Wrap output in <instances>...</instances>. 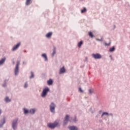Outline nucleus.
Listing matches in <instances>:
<instances>
[{
  "instance_id": "nucleus-14",
  "label": "nucleus",
  "mask_w": 130,
  "mask_h": 130,
  "mask_svg": "<svg viewBox=\"0 0 130 130\" xmlns=\"http://www.w3.org/2000/svg\"><path fill=\"white\" fill-rule=\"evenodd\" d=\"M52 36V32H48L46 35V37H47V38H49V37H51V36Z\"/></svg>"
},
{
  "instance_id": "nucleus-33",
  "label": "nucleus",
  "mask_w": 130,
  "mask_h": 130,
  "mask_svg": "<svg viewBox=\"0 0 130 130\" xmlns=\"http://www.w3.org/2000/svg\"><path fill=\"white\" fill-rule=\"evenodd\" d=\"M103 116H104V114L102 115V117H103Z\"/></svg>"
},
{
  "instance_id": "nucleus-36",
  "label": "nucleus",
  "mask_w": 130,
  "mask_h": 130,
  "mask_svg": "<svg viewBox=\"0 0 130 130\" xmlns=\"http://www.w3.org/2000/svg\"><path fill=\"white\" fill-rule=\"evenodd\" d=\"M4 87H6V85H4Z\"/></svg>"
},
{
  "instance_id": "nucleus-3",
  "label": "nucleus",
  "mask_w": 130,
  "mask_h": 130,
  "mask_svg": "<svg viewBox=\"0 0 130 130\" xmlns=\"http://www.w3.org/2000/svg\"><path fill=\"white\" fill-rule=\"evenodd\" d=\"M18 118H16L12 122V126L14 130L17 129V127L18 126Z\"/></svg>"
},
{
  "instance_id": "nucleus-8",
  "label": "nucleus",
  "mask_w": 130,
  "mask_h": 130,
  "mask_svg": "<svg viewBox=\"0 0 130 130\" xmlns=\"http://www.w3.org/2000/svg\"><path fill=\"white\" fill-rule=\"evenodd\" d=\"M6 123V118H3L0 121V127H3L4 124Z\"/></svg>"
},
{
  "instance_id": "nucleus-23",
  "label": "nucleus",
  "mask_w": 130,
  "mask_h": 130,
  "mask_svg": "<svg viewBox=\"0 0 130 130\" xmlns=\"http://www.w3.org/2000/svg\"><path fill=\"white\" fill-rule=\"evenodd\" d=\"M55 51H56L55 48H54L53 53L52 54V56H54V55L55 54Z\"/></svg>"
},
{
  "instance_id": "nucleus-19",
  "label": "nucleus",
  "mask_w": 130,
  "mask_h": 130,
  "mask_svg": "<svg viewBox=\"0 0 130 130\" xmlns=\"http://www.w3.org/2000/svg\"><path fill=\"white\" fill-rule=\"evenodd\" d=\"M35 111H36V110L34 109H30L29 111L30 113H32V114L35 113Z\"/></svg>"
},
{
  "instance_id": "nucleus-12",
  "label": "nucleus",
  "mask_w": 130,
  "mask_h": 130,
  "mask_svg": "<svg viewBox=\"0 0 130 130\" xmlns=\"http://www.w3.org/2000/svg\"><path fill=\"white\" fill-rule=\"evenodd\" d=\"M63 73H66V70L64 69V67H63L60 69L59 74H63Z\"/></svg>"
},
{
  "instance_id": "nucleus-28",
  "label": "nucleus",
  "mask_w": 130,
  "mask_h": 130,
  "mask_svg": "<svg viewBox=\"0 0 130 130\" xmlns=\"http://www.w3.org/2000/svg\"><path fill=\"white\" fill-rule=\"evenodd\" d=\"M89 94H92L93 93V90L89 89Z\"/></svg>"
},
{
  "instance_id": "nucleus-24",
  "label": "nucleus",
  "mask_w": 130,
  "mask_h": 130,
  "mask_svg": "<svg viewBox=\"0 0 130 130\" xmlns=\"http://www.w3.org/2000/svg\"><path fill=\"white\" fill-rule=\"evenodd\" d=\"M82 44H83V41H81L78 43V47H81L82 46Z\"/></svg>"
},
{
  "instance_id": "nucleus-35",
  "label": "nucleus",
  "mask_w": 130,
  "mask_h": 130,
  "mask_svg": "<svg viewBox=\"0 0 130 130\" xmlns=\"http://www.w3.org/2000/svg\"><path fill=\"white\" fill-rule=\"evenodd\" d=\"M106 116H108V114H105Z\"/></svg>"
},
{
  "instance_id": "nucleus-32",
  "label": "nucleus",
  "mask_w": 130,
  "mask_h": 130,
  "mask_svg": "<svg viewBox=\"0 0 130 130\" xmlns=\"http://www.w3.org/2000/svg\"><path fill=\"white\" fill-rule=\"evenodd\" d=\"M96 40L98 41H102V40H100V39H96Z\"/></svg>"
},
{
  "instance_id": "nucleus-5",
  "label": "nucleus",
  "mask_w": 130,
  "mask_h": 130,
  "mask_svg": "<svg viewBox=\"0 0 130 130\" xmlns=\"http://www.w3.org/2000/svg\"><path fill=\"white\" fill-rule=\"evenodd\" d=\"M19 66H20V61L17 62L15 70V75H18V73H19Z\"/></svg>"
},
{
  "instance_id": "nucleus-31",
  "label": "nucleus",
  "mask_w": 130,
  "mask_h": 130,
  "mask_svg": "<svg viewBox=\"0 0 130 130\" xmlns=\"http://www.w3.org/2000/svg\"><path fill=\"white\" fill-rule=\"evenodd\" d=\"M103 114H108V113H107V112H104V113H103Z\"/></svg>"
},
{
  "instance_id": "nucleus-6",
  "label": "nucleus",
  "mask_w": 130,
  "mask_h": 130,
  "mask_svg": "<svg viewBox=\"0 0 130 130\" xmlns=\"http://www.w3.org/2000/svg\"><path fill=\"white\" fill-rule=\"evenodd\" d=\"M92 56L93 57V58H95V59H99L101 58V57H102L101 55H100L99 53L92 54Z\"/></svg>"
},
{
  "instance_id": "nucleus-16",
  "label": "nucleus",
  "mask_w": 130,
  "mask_h": 130,
  "mask_svg": "<svg viewBox=\"0 0 130 130\" xmlns=\"http://www.w3.org/2000/svg\"><path fill=\"white\" fill-rule=\"evenodd\" d=\"M53 81H52V79H50L48 81H47V84L48 85H52V83H53Z\"/></svg>"
},
{
  "instance_id": "nucleus-4",
  "label": "nucleus",
  "mask_w": 130,
  "mask_h": 130,
  "mask_svg": "<svg viewBox=\"0 0 130 130\" xmlns=\"http://www.w3.org/2000/svg\"><path fill=\"white\" fill-rule=\"evenodd\" d=\"M48 91H49V88H46L44 89L41 94L42 97H45Z\"/></svg>"
},
{
  "instance_id": "nucleus-34",
  "label": "nucleus",
  "mask_w": 130,
  "mask_h": 130,
  "mask_svg": "<svg viewBox=\"0 0 130 130\" xmlns=\"http://www.w3.org/2000/svg\"><path fill=\"white\" fill-rule=\"evenodd\" d=\"M2 113V110L0 109V114Z\"/></svg>"
},
{
  "instance_id": "nucleus-9",
  "label": "nucleus",
  "mask_w": 130,
  "mask_h": 130,
  "mask_svg": "<svg viewBox=\"0 0 130 130\" xmlns=\"http://www.w3.org/2000/svg\"><path fill=\"white\" fill-rule=\"evenodd\" d=\"M70 122H77L78 121V120L77 119V117H70Z\"/></svg>"
},
{
  "instance_id": "nucleus-25",
  "label": "nucleus",
  "mask_w": 130,
  "mask_h": 130,
  "mask_svg": "<svg viewBox=\"0 0 130 130\" xmlns=\"http://www.w3.org/2000/svg\"><path fill=\"white\" fill-rule=\"evenodd\" d=\"M31 76L30 77V79H32V78H34V73H33V72H31Z\"/></svg>"
},
{
  "instance_id": "nucleus-26",
  "label": "nucleus",
  "mask_w": 130,
  "mask_h": 130,
  "mask_svg": "<svg viewBox=\"0 0 130 130\" xmlns=\"http://www.w3.org/2000/svg\"><path fill=\"white\" fill-rule=\"evenodd\" d=\"M28 110L26 109H24V113H25V114H26V113H28Z\"/></svg>"
},
{
  "instance_id": "nucleus-13",
  "label": "nucleus",
  "mask_w": 130,
  "mask_h": 130,
  "mask_svg": "<svg viewBox=\"0 0 130 130\" xmlns=\"http://www.w3.org/2000/svg\"><path fill=\"white\" fill-rule=\"evenodd\" d=\"M5 61H6V57L2 58L0 60V66H2V64H3V63H4V62H5Z\"/></svg>"
},
{
  "instance_id": "nucleus-2",
  "label": "nucleus",
  "mask_w": 130,
  "mask_h": 130,
  "mask_svg": "<svg viewBox=\"0 0 130 130\" xmlns=\"http://www.w3.org/2000/svg\"><path fill=\"white\" fill-rule=\"evenodd\" d=\"M70 120H71V118L69 115H67L63 121V126H67L68 125V123L69 121H70Z\"/></svg>"
},
{
  "instance_id": "nucleus-11",
  "label": "nucleus",
  "mask_w": 130,
  "mask_h": 130,
  "mask_svg": "<svg viewBox=\"0 0 130 130\" xmlns=\"http://www.w3.org/2000/svg\"><path fill=\"white\" fill-rule=\"evenodd\" d=\"M20 44H21L20 43H19L16 45H15L14 47H13L12 48V51H15V50H16V49H18V48H19V47L20 46Z\"/></svg>"
},
{
  "instance_id": "nucleus-18",
  "label": "nucleus",
  "mask_w": 130,
  "mask_h": 130,
  "mask_svg": "<svg viewBox=\"0 0 130 130\" xmlns=\"http://www.w3.org/2000/svg\"><path fill=\"white\" fill-rule=\"evenodd\" d=\"M88 35L91 38H93V37H94V35H93V33H92L91 31H90V32H88Z\"/></svg>"
},
{
  "instance_id": "nucleus-27",
  "label": "nucleus",
  "mask_w": 130,
  "mask_h": 130,
  "mask_svg": "<svg viewBox=\"0 0 130 130\" xmlns=\"http://www.w3.org/2000/svg\"><path fill=\"white\" fill-rule=\"evenodd\" d=\"M110 42L109 43H108V44H107V43H105V45L106 46H109V45H110Z\"/></svg>"
},
{
  "instance_id": "nucleus-10",
  "label": "nucleus",
  "mask_w": 130,
  "mask_h": 130,
  "mask_svg": "<svg viewBox=\"0 0 130 130\" xmlns=\"http://www.w3.org/2000/svg\"><path fill=\"white\" fill-rule=\"evenodd\" d=\"M68 128L70 130H78L79 129L78 128V127L76 126H70L68 127Z\"/></svg>"
},
{
  "instance_id": "nucleus-15",
  "label": "nucleus",
  "mask_w": 130,
  "mask_h": 130,
  "mask_svg": "<svg viewBox=\"0 0 130 130\" xmlns=\"http://www.w3.org/2000/svg\"><path fill=\"white\" fill-rule=\"evenodd\" d=\"M32 0H26L25 4L26 6H29L32 3L31 2Z\"/></svg>"
},
{
  "instance_id": "nucleus-22",
  "label": "nucleus",
  "mask_w": 130,
  "mask_h": 130,
  "mask_svg": "<svg viewBox=\"0 0 130 130\" xmlns=\"http://www.w3.org/2000/svg\"><path fill=\"white\" fill-rule=\"evenodd\" d=\"M5 101L6 102H11V100H10V99H9V97L7 96L5 98Z\"/></svg>"
},
{
  "instance_id": "nucleus-29",
  "label": "nucleus",
  "mask_w": 130,
  "mask_h": 130,
  "mask_svg": "<svg viewBox=\"0 0 130 130\" xmlns=\"http://www.w3.org/2000/svg\"><path fill=\"white\" fill-rule=\"evenodd\" d=\"M28 87V84L27 83H25L24 84V88H27Z\"/></svg>"
},
{
  "instance_id": "nucleus-7",
  "label": "nucleus",
  "mask_w": 130,
  "mask_h": 130,
  "mask_svg": "<svg viewBox=\"0 0 130 130\" xmlns=\"http://www.w3.org/2000/svg\"><path fill=\"white\" fill-rule=\"evenodd\" d=\"M50 110L51 112H54V109L55 108V105L53 104V103H52L51 104V105L50 106Z\"/></svg>"
},
{
  "instance_id": "nucleus-30",
  "label": "nucleus",
  "mask_w": 130,
  "mask_h": 130,
  "mask_svg": "<svg viewBox=\"0 0 130 130\" xmlns=\"http://www.w3.org/2000/svg\"><path fill=\"white\" fill-rule=\"evenodd\" d=\"M79 91H80V93H83V90H82V88H79Z\"/></svg>"
},
{
  "instance_id": "nucleus-21",
  "label": "nucleus",
  "mask_w": 130,
  "mask_h": 130,
  "mask_svg": "<svg viewBox=\"0 0 130 130\" xmlns=\"http://www.w3.org/2000/svg\"><path fill=\"white\" fill-rule=\"evenodd\" d=\"M110 52H112L113 51H114V50H115V48H114V47H112V48H110Z\"/></svg>"
},
{
  "instance_id": "nucleus-1",
  "label": "nucleus",
  "mask_w": 130,
  "mask_h": 130,
  "mask_svg": "<svg viewBox=\"0 0 130 130\" xmlns=\"http://www.w3.org/2000/svg\"><path fill=\"white\" fill-rule=\"evenodd\" d=\"M47 126L49 128H51V129H54L55 127H58V126H60V124L59 123V121L58 120H55L53 123H48L47 124Z\"/></svg>"
},
{
  "instance_id": "nucleus-17",
  "label": "nucleus",
  "mask_w": 130,
  "mask_h": 130,
  "mask_svg": "<svg viewBox=\"0 0 130 130\" xmlns=\"http://www.w3.org/2000/svg\"><path fill=\"white\" fill-rule=\"evenodd\" d=\"M42 57H44V58H45L46 61H47V56L46 55V54H43L42 55Z\"/></svg>"
},
{
  "instance_id": "nucleus-20",
  "label": "nucleus",
  "mask_w": 130,
  "mask_h": 130,
  "mask_svg": "<svg viewBox=\"0 0 130 130\" xmlns=\"http://www.w3.org/2000/svg\"><path fill=\"white\" fill-rule=\"evenodd\" d=\"M81 13L83 14L84 13H86L87 12V9H86V8H84V9L83 10H81Z\"/></svg>"
}]
</instances>
